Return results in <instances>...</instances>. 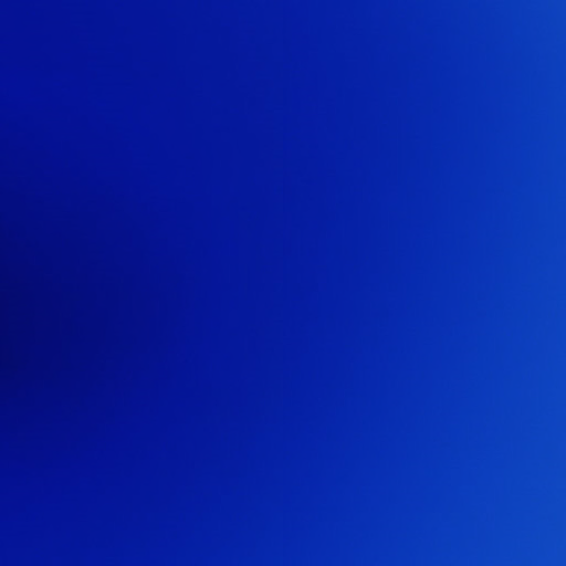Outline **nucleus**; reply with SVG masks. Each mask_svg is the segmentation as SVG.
Returning <instances> with one entry per match:
<instances>
[{"mask_svg":"<svg viewBox=\"0 0 566 566\" xmlns=\"http://www.w3.org/2000/svg\"><path fill=\"white\" fill-rule=\"evenodd\" d=\"M379 328H389V0H379Z\"/></svg>","mask_w":566,"mask_h":566,"instance_id":"1","label":"nucleus"}]
</instances>
